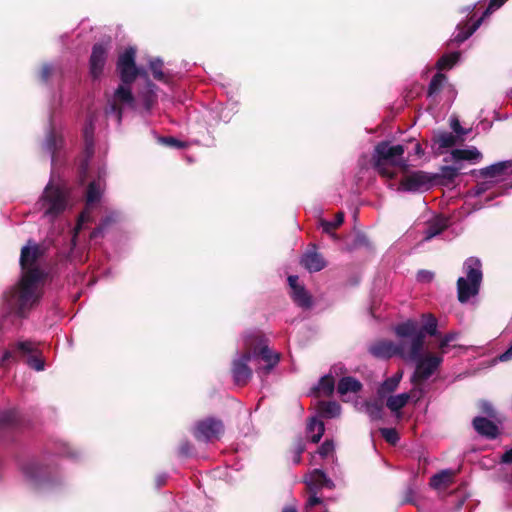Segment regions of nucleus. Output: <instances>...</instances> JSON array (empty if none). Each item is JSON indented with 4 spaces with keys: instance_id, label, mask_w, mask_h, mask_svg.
<instances>
[{
    "instance_id": "nucleus-56",
    "label": "nucleus",
    "mask_w": 512,
    "mask_h": 512,
    "mask_svg": "<svg viewBox=\"0 0 512 512\" xmlns=\"http://www.w3.org/2000/svg\"><path fill=\"white\" fill-rule=\"evenodd\" d=\"M433 276V273L428 270H420L417 274V279L421 282H430Z\"/></svg>"
},
{
    "instance_id": "nucleus-16",
    "label": "nucleus",
    "mask_w": 512,
    "mask_h": 512,
    "mask_svg": "<svg viewBox=\"0 0 512 512\" xmlns=\"http://www.w3.org/2000/svg\"><path fill=\"white\" fill-rule=\"evenodd\" d=\"M434 178L427 172L414 171L400 181V189L407 192H424L433 186Z\"/></svg>"
},
{
    "instance_id": "nucleus-38",
    "label": "nucleus",
    "mask_w": 512,
    "mask_h": 512,
    "mask_svg": "<svg viewBox=\"0 0 512 512\" xmlns=\"http://www.w3.org/2000/svg\"><path fill=\"white\" fill-rule=\"evenodd\" d=\"M293 301L301 308L308 309L312 306L311 295L307 292L304 286L296 288L291 292Z\"/></svg>"
},
{
    "instance_id": "nucleus-32",
    "label": "nucleus",
    "mask_w": 512,
    "mask_h": 512,
    "mask_svg": "<svg viewBox=\"0 0 512 512\" xmlns=\"http://www.w3.org/2000/svg\"><path fill=\"white\" fill-rule=\"evenodd\" d=\"M484 14L477 19L472 25H466L464 27L458 25L457 32L454 35V41L457 43H463L467 40L482 24L484 18Z\"/></svg>"
},
{
    "instance_id": "nucleus-63",
    "label": "nucleus",
    "mask_w": 512,
    "mask_h": 512,
    "mask_svg": "<svg viewBox=\"0 0 512 512\" xmlns=\"http://www.w3.org/2000/svg\"><path fill=\"white\" fill-rule=\"evenodd\" d=\"M304 450H305L304 443L301 440L298 441V443L295 445L294 453H297L298 455H302Z\"/></svg>"
},
{
    "instance_id": "nucleus-52",
    "label": "nucleus",
    "mask_w": 512,
    "mask_h": 512,
    "mask_svg": "<svg viewBox=\"0 0 512 512\" xmlns=\"http://www.w3.org/2000/svg\"><path fill=\"white\" fill-rule=\"evenodd\" d=\"M335 446L332 440H325L318 449L321 457H327L334 452Z\"/></svg>"
},
{
    "instance_id": "nucleus-57",
    "label": "nucleus",
    "mask_w": 512,
    "mask_h": 512,
    "mask_svg": "<svg viewBox=\"0 0 512 512\" xmlns=\"http://www.w3.org/2000/svg\"><path fill=\"white\" fill-rule=\"evenodd\" d=\"M497 360L499 362H507V361L512 360V343L510 344V346L507 348V350L505 352H503L502 354H500L497 357Z\"/></svg>"
},
{
    "instance_id": "nucleus-62",
    "label": "nucleus",
    "mask_w": 512,
    "mask_h": 512,
    "mask_svg": "<svg viewBox=\"0 0 512 512\" xmlns=\"http://www.w3.org/2000/svg\"><path fill=\"white\" fill-rule=\"evenodd\" d=\"M459 337V333L457 332H449L447 333L444 338L446 339V341H448L449 343L455 341L457 338Z\"/></svg>"
},
{
    "instance_id": "nucleus-53",
    "label": "nucleus",
    "mask_w": 512,
    "mask_h": 512,
    "mask_svg": "<svg viewBox=\"0 0 512 512\" xmlns=\"http://www.w3.org/2000/svg\"><path fill=\"white\" fill-rule=\"evenodd\" d=\"M507 0H490L488 7L484 11V16H489L494 10L499 9Z\"/></svg>"
},
{
    "instance_id": "nucleus-31",
    "label": "nucleus",
    "mask_w": 512,
    "mask_h": 512,
    "mask_svg": "<svg viewBox=\"0 0 512 512\" xmlns=\"http://www.w3.org/2000/svg\"><path fill=\"white\" fill-rule=\"evenodd\" d=\"M324 431L325 426L323 421L317 419L316 417L311 418L310 421L307 423V437L313 443H318L320 441L324 434Z\"/></svg>"
},
{
    "instance_id": "nucleus-42",
    "label": "nucleus",
    "mask_w": 512,
    "mask_h": 512,
    "mask_svg": "<svg viewBox=\"0 0 512 512\" xmlns=\"http://www.w3.org/2000/svg\"><path fill=\"white\" fill-rule=\"evenodd\" d=\"M452 472L448 469L442 470L439 473L434 474L430 478V486L434 489H439L446 486L451 481Z\"/></svg>"
},
{
    "instance_id": "nucleus-58",
    "label": "nucleus",
    "mask_w": 512,
    "mask_h": 512,
    "mask_svg": "<svg viewBox=\"0 0 512 512\" xmlns=\"http://www.w3.org/2000/svg\"><path fill=\"white\" fill-rule=\"evenodd\" d=\"M298 281H299V278H298V276H296V275H290V276L288 277V284H289V287H290V289H291V292H292L293 290H295L296 288H299V287H301V286H302V285H300V284H299V282H298Z\"/></svg>"
},
{
    "instance_id": "nucleus-6",
    "label": "nucleus",
    "mask_w": 512,
    "mask_h": 512,
    "mask_svg": "<svg viewBox=\"0 0 512 512\" xmlns=\"http://www.w3.org/2000/svg\"><path fill=\"white\" fill-rule=\"evenodd\" d=\"M463 270L466 276L457 280V295L459 302L467 303L479 293L483 278L481 261L476 257H470L464 262Z\"/></svg>"
},
{
    "instance_id": "nucleus-17",
    "label": "nucleus",
    "mask_w": 512,
    "mask_h": 512,
    "mask_svg": "<svg viewBox=\"0 0 512 512\" xmlns=\"http://www.w3.org/2000/svg\"><path fill=\"white\" fill-rule=\"evenodd\" d=\"M512 168V162L500 161L481 169H474L470 173L475 178L493 180V185L505 179L508 171Z\"/></svg>"
},
{
    "instance_id": "nucleus-24",
    "label": "nucleus",
    "mask_w": 512,
    "mask_h": 512,
    "mask_svg": "<svg viewBox=\"0 0 512 512\" xmlns=\"http://www.w3.org/2000/svg\"><path fill=\"white\" fill-rule=\"evenodd\" d=\"M473 427L478 434L489 439H495L499 432L498 427L491 420L480 416L474 418Z\"/></svg>"
},
{
    "instance_id": "nucleus-48",
    "label": "nucleus",
    "mask_w": 512,
    "mask_h": 512,
    "mask_svg": "<svg viewBox=\"0 0 512 512\" xmlns=\"http://www.w3.org/2000/svg\"><path fill=\"white\" fill-rule=\"evenodd\" d=\"M493 186V180L485 179V181L477 183V185L471 190V193L473 196L478 197L491 189Z\"/></svg>"
},
{
    "instance_id": "nucleus-45",
    "label": "nucleus",
    "mask_w": 512,
    "mask_h": 512,
    "mask_svg": "<svg viewBox=\"0 0 512 512\" xmlns=\"http://www.w3.org/2000/svg\"><path fill=\"white\" fill-rule=\"evenodd\" d=\"M149 67L151 69L154 79H156L157 81L166 82V76L162 71L163 61L160 58L152 59L149 62Z\"/></svg>"
},
{
    "instance_id": "nucleus-64",
    "label": "nucleus",
    "mask_w": 512,
    "mask_h": 512,
    "mask_svg": "<svg viewBox=\"0 0 512 512\" xmlns=\"http://www.w3.org/2000/svg\"><path fill=\"white\" fill-rule=\"evenodd\" d=\"M167 475L166 474H160L156 478V484L158 487L163 486L166 483Z\"/></svg>"
},
{
    "instance_id": "nucleus-21",
    "label": "nucleus",
    "mask_w": 512,
    "mask_h": 512,
    "mask_svg": "<svg viewBox=\"0 0 512 512\" xmlns=\"http://www.w3.org/2000/svg\"><path fill=\"white\" fill-rule=\"evenodd\" d=\"M305 483L310 492L319 491L323 488L334 489V482L321 469H314L305 477Z\"/></svg>"
},
{
    "instance_id": "nucleus-4",
    "label": "nucleus",
    "mask_w": 512,
    "mask_h": 512,
    "mask_svg": "<svg viewBox=\"0 0 512 512\" xmlns=\"http://www.w3.org/2000/svg\"><path fill=\"white\" fill-rule=\"evenodd\" d=\"M394 331L401 338L397 343L398 356L408 363L417 360L424 347V334L419 330L418 323L408 320L398 324Z\"/></svg>"
},
{
    "instance_id": "nucleus-49",
    "label": "nucleus",
    "mask_w": 512,
    "mask_h": 512,
    "mask_svg": "<svg viewBox=\"0 0 512 512\" xmlns=\"http://www.w3.org/2000/svg\"><path fill=\"white\" fill-rule=\"evenodd\" d=\"M157 139H158V142L162 145H166V146H170V147H174V148H178V149L185 148L187 146L185 142L179 141L178 139H176L174 137L161 136V137H158Z\"/></svg>"
},
{
    "instance_id": "nucleus-47",
    "label": "nucleus",
    "mask_w": 512,
    "mask_h": 512,
    "mask_svg": "<svg viewBox=\"0 0 512 512\" xmlns=\"http://www.w3.org/2000/svg\"><path fill=\"white\" fill-rule=\"evenodd\" d=\"M459 169L460 167L457 166H442L439 175L448 181H453L457 177Z\"/></svg>"
},
{
    "instance_id": "nucleus-2",
    "label": "nucleus",
    "mask_w": 512,
    "mask_h": 512,
    "mask_svg": "<svg viewBox=\"0 0 512 512\" xmlns=\"http://www.w3.org/2000/svg\"><path fill=\"white\" fill-rule=\"evenodd\" d=\"M21 471L28 485L40 492L56 490L64 483L58 465L49 458L30 459L22 464Z\"/></svg>"
},
{
    "instance_id": "nucleus-23",
    "label": "nucleus",
    "mask_w": 512,
    "mask_h": 512,
    "mask_svg": "<svg viewBox=\"0 0 512 512\" xmlns=\"http://www.w3.org/2000/svg\"><path fill=\"white\" fill-rule=\"evenodd\" d=\"M300 263L311 273L321 271L326 266L323 256L315 249L306 251L302 255Z\"/></svg>"
},
{
    "instance_id": "nucleus-7",
    "label": "nucleus",
    "mask_w": 512,
    "mask_h": 512,
    "mask_svg": "<svg viewBox=\"0 0 512 512\" xmlns=\"http://www.w3.org/2000/svg\"><path fill=\"white\" fill-rule=\"evenodd\" d=\"M241 348L248 349L251 352L257 351V358H261L266 365L256 368L259 375H268L271 370L278 364L280 354L271 350L267 344L266 339L258 332H246L241 339Z\"/></svg>"
},
{
    "instance_id": "nucleus-19",
    "label": "nucleus",
    "mask_w": 512,
    "mask_h": 512,
    "mask_svg": "<svg viewBox=\"0 0 512 512\" xmlns=\"http://www.w3.org/2000/svg\"><path fill=\"white\" fill-rule=\"evenodd\" d=\"M109 52V45L104 43H96L91 52L89 60L90 75L94 79H98L104 70L107 56Z\"/></svg>"
},
{
    "instance_id": "nucleus-5",
    "label": "nucleus",
    "mask_w": 512,
    "mask_h": 512,
    "mask_svg": "<svg viewBox=\"0 0 512 512\" xmlns=\"http://www.w3.org/2000/svg\"><path fill=\"white\" fill-rule=\"evenodd\" d=\"M132 83H121L108 97L105 107V116L113 120L117 126L122 122L123 114L127 111H137L138 103L132 93Z\"/></svg>"
},
{
    "instance_id": "nucleus-44",
    "label": "nucleus",
    "mask_w": 512,
    "mask_h": 512,
    "mask_svg": "<svg viewBox=\"0 0 512 512\" xmlns=\"http://www.w3.org/2000/svg\"><path fill=\"white\" fill-rule=\"evenodd\" d=\"M365 413L371 420H378L382 418L383 404L379 401H367L364 404Z\"/></svg>"
},
{
    "instance_id": "nucleus-9",
    "label": "nucleus",
    "mask_w": 512,
    "mask_h": 512,
    "mask_svg": "<svg viewBox=\"0 0 512 512\" xmlns=\"http://www.w3.org/2000/svg\"><path fill=\"white\" fill-rule=\"evenodd\" d=\"M106 168L99 167L97 177L90 181L86 190V207L85 210L79 215L78 222L74 228L72 237V244L76 246V238L78 233L83 229L85 223L91 220V210L100 201L105 190Z\"/></svg>"
},
{
    "instance_id": "nucleus-50",
    "label": "nucleus",
    "mask_w": 512,
    "mask_h": 512,
    "mask_svg": "<svg viewBox=\"0 0 512 512\" xmlns=\"http://www.w3.org/2000/svg\"><path fill=\"white\" fill-rule=\"evenodd\" d=\"M380 433L383 438L391 444H395L399 440L398 433L394 428H381Z\"/></svg>"
},
{
    "instance_id": "nucleus-15",
    "label": "nucleus",
    "mask_w": 512,
    "mask_h": 512,
    "mask_svg": "<svg viewBox=\"0 0 512 512\" xmlns=\"http://www.w3.org/2000/svg\"><path fill=\"white\" fill-rule=\"evenodd\" d=\"M223 432V423L215 418H207L196 423L193 435L205 443L219 439Z\"/></svg>"
},
{
    "instance_id": "nucleus-60",
    "label": "nucleus",
    "mask_w": 512,
    "mask_h": 512,
    "mask_svg": "<svg viewBox=\"0 0 512 512\" xmlns=\"http://www.w3.org/2000/svg\"><path fill=\"white\" fill-rule=\"evenodd\" d=\"M501 461L506 464L512 463V448L502 454Z\"/></svg>"
},
{
    "instance_id": "nucleus-3",
    "label": "nucleus",
    "mask_w": 512,
    "mask_h": 512,
    "mask_svg": "<svg viewBox=\"0 0 512 512\" xmlns=\"http://www.w3.org/2000/svg\"><path fill=\"white\" fill-rule=\"evenodd\" d=\"M73 207L70 190L64 184L54 183L51 179L36 202V209L42 216L53 222Z\"/></svg>"
},
{
    "instance_id": "nucleus-26",
    "label": "nucleus",
    "mask_w": 512,
    "mask_h": 512,
    "mask_svg": "<svg viewBox=\"0 0 512 512\" xmlns=\"http://www.w3.org/2000/svg\"><path fill=\"white\" fill-rule=\"evenodd\" d=\"M122 219V214L118 211H110L101 220L99 226L95 228L91 234V239L102 236L112 225L118 223Z\"/></svg>"
},
{
    "instance_id": "nucleus-28",
    "label": "nucleus",
    "mask_w": 512,
    "mask_h": 512,
    "mask_svg": "<svg viewBox=\"0 0 512 512\" xmlns=\"http://www.w3.org/2000/svg\"><path fill=\"white\" fill-rule=\"evenodd\" d=\"M458 137L452 132L440 131L433 137L434 144L437 145V153L443 154L445 149L454 147L457 144Z\"/></svg>"
},
{
    "instance_id": "nucleus-20",
    "label": "nucleus",
    "mask_w": 512,
    "mask_h": 512,
    "mask_svg": "<svg viewBox=\"0 0 512 512\" xmlns=\"http://www.w3.org/2000/svg\"><path fill=\"white\" fill-rule=\"evenodd\" d=\"M97 116L95 113H89L87 117V121L85 123V126L83 128V137L85 142V153H86V159L81 165V177L85 176L88 171V161L93 155L94 151V141H93V135H94V122L96 120Z\"/></svg>"
},
{
    "instance_id": "nucleus-18",
    "label": "nucleus",
    "mask_w": 512,
    "mask_h": 512,
    "mask_svg": "<svg viewBox=\"0 0 512 512\" xmlns=\"http://www.w3.org/2000/svg\"><path fill=\"white\" fill-rule=\"evenodd\" d=\"M145 84L142 89L139 90L136 100L138 103V112L148 114L157 103V86L149 80L144 78Z\"/></svg>"
},
{
    "instance_id": "nucleus-39",
    "label": "nucleus",
    "mask_w": 512,
    "mask_h": 512,
    "mask_svg": "<svg viewBox=\"0 0 512 512\" xmlns=\"http://www.w3.org/2000/svg\"><path fill=\"white\" fill-rule=\"evenodd\" d=\"M335 389L334 377L330 374L324 375L318 381V384L314 387L317 393L323 394L324 396H330Z\"/></svg>"
},
{
    "instance_id": "nucleus-25",
    "label": "nucleus",
    "mask_w": 512,
    "mask_h": 512,
    "mask_svg": "<svg viewBox=\"0 0 512 512\" xmlns=\"http://www.w3.org/2000/svg\"><path fill=\"white\" fill-rule=\"evenodd\" d=\"M482 157V153L475 146H470L465 149H454L451 151V159L455 162L465 160L475 164L480 162Z\"/></svg>"
},
{
    "instance_id": "nucleus-34",
    "label": "nucleus",
    "mask_w": 512,
    "mask_h": 512,
    "mask_svg": "<svg viewBox=\"0 0 512 512\" xmlns=\"http://www.w3.org/2000/svg\"><path fill=\"white\" fill-rule=\"evenodd\" d=\"M51 453L55 454V455L67 457L72 460L78 459L79 455H80V452L78 450L71 448L63 440H56L53 443V448L51 449Z\"/></svg>"
},
{
    "instance_id": "nucleus-54",
    "label": "nucleus",
    "mask_w": 512,
    "mask_h": 512,
    "mask_svg": "<svg viewBox=\"0 0 512 512\" xmlns=\"http://www.w3.org/2000/svg\"><path fill=\"white\" fill-rule=\"evenodd\" d=\"M317 494H318V491L310 492V496L306 502V507H313L322 502L321 498Z\"/></svg>"
},
{
    "instance_id": "nucleus-14",
    "label": "nucleus",
    "mask_w": 512,
    "mask_h": 512,
    "mask_svg": "<svg viewBox=\"0 0 512 512\" xmlns=\"http://www.w3.org/2000/svg\"><path fill=\"white\" fill-rule=\"evenodd\" d=\"M443 362L442 355L427 353L420 355L417 360L412 363L415 364V371L412 375L411 381L416 384L421 381L428 380L440 367Z\"/></svg>"
},
{
    "instance_id": "nucleus-12",
    "label": "nucleus",
    "mask_w": 512,
    "mask_h": 512,
    "mask_svg": "<svg viewBox=\"0 0 512 512\" xmlns=\"http://www.w3.org/2000/svg\"><path fill=\"white\" fill-rule=\"evenodd\" d=\"M253 351L251 352L248 349H243L241 352L237 351L232 360L231 374L234 383L238 386L246 385L252 378L253 372L249 362L257 356V351Z\"/></svg>"
},
{
    "instance_id": "nucleus-35",
    "label": "nucleus",
    "mask_w": 512,
    "mask_h": 512,
    "mask_svg": "<svg viewBox=\"0 0 512 512\" xmlns=\"http://www.w3.org/2000/svg\"><path fill=\"white\" fill-rule=\"evenodd\" d=\"M20 423V414L17 409H6L0 412V428H13Z\"/></svg>"
},
{
    "instance_id": "nucleus-43",
    "label": "nucleus",
    "mask_w": 512,
    "mask_h": 512,
    "mask_svg": "<svg viewBox=\"0 0 512 512\" xmlns=\"http://www.w3.org/2000/svg\"><path fill=\"white\" fill-rule=\"evenodd\" d=\"M437 319L432 314H424L422 317V327H419V330L422 333L429 334L431 336L437 335Z\"/></svg>"
},
{
    "instance_id": "nucleus-10",
    "label": "nucleus",
    "mask_w": 512,
    "mask_h": 512,
    "mask_svg": "<svg viewBox=\"0 0 512 512\" xmlns=\"http://www.w3.org/2000/svg\"><path fill=\"white\" fill-rule=\"evenodd\" d=\"M37 348L31 341H18L9 350L3 353L2 359L0 360V366L10 359H14L17 354L21 356H27V365L35 371H43L45 368V362L37 354Z\"/></svg>"
},
{
    "instance_id": "nucleus-22",
    "label": "nucleus",
    "mask_w": 512,
    "mask_h": 512,
    "mask_svg": "<svg viewBox=\"0 0 512 512\" xmlns=\"http://www.w3.org/2000/svg\"><path fill=\"white\" fill-rule=\"evenodd\" d=\"M369 353L378 359H388L398 356L397 343L390 340H379L372 343L368 348Z\"/></svg>"
},
{
    "instance_id": "nucleus-1",
    "label": "nucleus",
    "mask_w": 512,
    "mask_h": 512,
    "mask_svg": "<svg viewBox=\"0 0 512 512\" xmlns=\"http://www.w3.org/2000/svg\"><path fill=\"white\" fill-rule=\"evenodd\" d=\"M43 249L32 240L21 248L19 282L4 293V301L11 313L24 318L41 298V286L45 277L40 261Z\"/></svg>"
},
{
    "instance_id": "nucleus-59",
    "label": "nucleus",
    "mask_w": 512,
    "mask_h": 512,
    "mask_svg": "<svg viewBox=\"0 0 512 512\" xmlns=\"http://www.w3.org/2000/svg\"><path fill=\"white\" fill-rule=\"evenodd\" d=\"M481 408L483 412H485L488 416L493 417L494 416V409L493 406L489 402H482Z\"/></svg>"
},
{
    "instance_id": "nucleus-30",
    "label": "nucleus",
    "mask_w": 512,
    "mask_h": 512,
    "mask_svg": "<svg viewBox=\"0 0 512 512\" xmlns=\"http://www.w3.org/2000/svg\"><path fill=\"white\" fill-rule=\"evenodd\" d=\"M411 397H415L414 390L411 393L404 392L397 395H390L387 397L386 406L392 412H398L408 403Z\"/></svg>"
},
{
    "instance_id": "nucleus-41",
    "label": "nucleus",
    "mask_w": 512,
    "mask_h": 512,
    "mask_svg": "<svg viewBox=\"0 0 512 512\" xmlns=\"http://www.w3.org/2000/svg\"><path fill=\"white\" fill-rule=\"evenodd\" d=\"M344 221V214L342 212H339L335 216L334 221H327L324 219L320 220V226L324 233L330 235L333 238H336L335 233L333 232L334 229L339 227Z\"/></svg>"
},
{
    "instance_id": "nucleus-13",
    "label": "nucleus",
    "mask_w": 512,
    "mask_h": 512,
    "mask_svg": "<svg viewBox=\"0 0 512 512\" xmlns=\"http://www.w3.org/2000/svg\"><path fill=\"white\" fill-rule=\"evenodd\" d=\"M64 144L62 125L56 122L54 116H51L42 147L44 151L50 154L52 167L56 165L58 154L63 149Z\"/></svg>"
},
{
    "instance_id": "nucleus-55",
    "label": "nucleus",
    "mask_w": 512,
    "mask_h": 512,
    "mask_svg": "<svg viewBox=\"0 0 512 512\" xmlns=\"http://www.w3.org/2000/svg\"><path fill=\"white\" fill-rule=\"evenodd\" d=\"M192 452V446L188 441H183L179 446V453L182 456H190Z\"/></svg>"
},
{
    "instance_id": "nucleus-61",
    "label": "nucleus",
    "mask_w": 512,
    "mask_h": 512,
    "mask_svg": "<svg viewBox=\"0 0 512 512\" xmlns=\"http://www.w3.org/2000/svg\"><path fill=\"white\" fill-rule=\"evenodd\" d=\"M413 153L418 157L421 158L424 155V150L421 147L420 143H416L414 146Z\"/></svg>"
},
{
    "instance_id": "nucleus-33",
    "label": "nucleus",
    "mask_w": 512,
    "mask_h": 512,
    "mask_svg": "<svg viewBox=\"0 0 512 512\" xmlns=\"http://www.w3.org/2000/svg\"><path fill=\"white\" fill-rule=\"evenodd\" d=\"M361 389V382L351 376L341 378L337 386V390L340 395H346L347 393H357Z\"/></svg>"
},
{
    "instance_id": "nucleus-51",
    "label": "nucleus",
    "mask_w": 512,
    "mask_h": 512,
    "mask_svg": "<svg viewBox=\"0 0 512 512\" xmlns=\"http://www.w3.org/2000/svg\"><path fill=\"white\" fill-rule=\"evenodd\" d=\"M450 127L458 138L463 137L470 132V129H464L461 127L460 122L457 118H451Z\"/></svg>"
},
{
    "instance_id": "nucleus-8",
    "label": "nucleus",
    "mask_w": 512,
    "mask_h": 512,
    "mask_svg": "<svg viewBox=\"0 0 512 512\" xmlns=\"http://www.w3.org/2000/svg\"><path fill=\"white\" fill-rule=\"evenodd\" d=\"M405 148L401 144L391 145L388 141L379 142L374 149L373 162L375 168L384 176L392 177L385 165L407 169L408 160L404 158Z\"/></svg>"
},
{
    "instance_id": "nucleus-37",
    "label": "nucleus",
    "mask_w": 512,
    "mask_h": 512,
    "mask_svg": "<svg viewBox=\"0 0 512 512\" xmlns=\"http://www.w3.org/2000/svg\"><path fill=\"white\" fill-rule=\"evenodd\" d=\"M447 83L448 81L446 75L440 72L436 73L429 83L427 91L428 97L433 98L437 96L440 91L447 85Z\"/></svg>"
},
{
    "instance_id": "nucleus-29",
    "label": "nucleus",
    "mask_w": 512,
    "mask_h": 512,
    "mask_svg": "<svg viewBox=\"0 0 512 512\" xmlns=\"http://www.w3.org/2000/svg\"><path fill=\"white\" fill-rule=\"evenodd\" d=\"M447 227V222L443 217H435L432 221L428 223L423 231V240L429 241L437 235L441 234V232Z\"/></svg>"
},
{
    "instance_id": "nucleus-11",
    "label": "nucleus",
    "mask_w": 512,
    "mask_h": 512,
    "mask_svg": "<svg viewBox=\"0 0 512 512\" xmlns=\"http://www.w3.org/2000/svg\"><path fill=\"white\" fill-rule=\"evenodd\" d=\"M135 58L136 50L133 47L125 49V51L119 55L116 70L121 83H133L138 76L147 78V72L136 66Z\"/></svg>"
},
{
    "instance_id": "nucleus-46",
    "label": "nucleus",
    "mask_w": 512,
    "mask_h": 512,
    "mask_svg": "<svg viewBox=\"0 0 512 512\" xmlns=\"http://www.w3.org/2000/svg\"><path fill=\"white\" fill-rule=\"evenodd\" d=\"M56 72H59V67L57 65L52 63H46L42 66L40 78L43 82H47L49 78Z\"/></svg>"
},
{
    "instance_id": "nucleus-40",
    "label": "nucleus",
    "mask_w": 512,
    "mask_h": 512,
    "mask_svg": "<svg viewBox=\"0 0 512 512\" xmlns=\"http://www.w3.org/2000/svg\"><path fill=\"white\" fill-rule=\"evenodd\" d=\"M459 52H451L448 54H444L436 63V68L441 70H449L454 67V65L460 60Z\"/></svg>"
},
{
    "instance_id": "nucleus-27",
    "label": "nucleus",
    "mask_w": 512,
    "mask_h": 512,
    "mask_svg": "<svg viewBox=\"0 0 512 512\" xmlns=\"http://www.w3.org/2000/svg\"><path fill=\"white\" fill-rule=\"evenodd\" d=\"M402 377H403V372L398 371L393 376L384 380L377 389L378 397L380 399H384V398L390 396L391 393L394 392L398 388V386L402 380Z\"/></svg>"
},
{
    "instance_id": "nucleus-36",
    "label": "nucleus",
    "mask_w": 512,
    "mask_h": 512,
    "mask_svg": "<svg viewBox=\"0 0 512 512\" xmlns=\"http://www.w3.org/2000/svg\"><path fill=\"white\" fill-rule=\"evenodd\" d=\"M318 411L324 418H336L341 414V406L336 401H322L318 405Z\"/></svg>"
}]
</instances>
